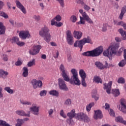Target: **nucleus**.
Returning a JSON list of instances; mask_svg holds the SVG:
<instances>
[{
    "label": "nucleus",
    "mask_w": 126,
    "mask_h": 126,
    "mask_svg": "<svg viewBox=\"0 0 126 126\" xmlns=\"http://www.w3.org/2000/svg\"><path fill=\"white\" fill-rule=\"evenodd\" d=\"M60 69L62 71V76L63 77V79L65 81L68 82L70 81L71 84H74L79 86L81 84L80 80L78 78V74L76 69L73 68L71 70V72L72 75L71 76V78H69V75H68V72L64 69V66L62 64L60 66Z\"/></svg>",
    "instance_id": "nucleus-1"
},
{
    "label": "nucleus",
    "mask_w": 126,
    "mask_h": 126,
    "mask_svg": "<svg viewBox=\"0 0 126 126\" xmlns=\"http://www.w3.org/2000/svg\"><path fill=\"white\" fill-rule=\"evenodd\" d=\"M119 48H120V44L117 42L111 43L107 49L103 52V56L107 57L110 60H112V57L117 55Z\"/></svg>",
    "instance_id": "nucleus-2"
},
{
    "label": "nucleus",
    "mask_w": 126,
    "mask_h": 126,
    "mask_svg": "<svg viewBox=\"0 0 126 126\" xmlns=\"http://www.w3.org/2000/svg\"><path fill=\"white\" fill-rule=\"evenodd\" d=\"M103 46H100L92 51L84 52L82 55L84 57H99L103 53Z\"/></svg>",
    "instance_id": "nucleus-3"
},
{
    "label": "nucleus",
    "mask_w": 126,
    "mask_h": 126,
    "mask_svg": "<svg viewBox=\"0 0 126 126\" xmlns=\"http://www.w3.org/2000/svg\"><path fill=\"white\" fill-rule=\"evenodd\" d=\"M39 35L40 37L44 38L45 41L49 43L51 41V34H50V30L47 26L42 27L39 32Z\"/></svg>",
    "instance_id": "nucleus-4"
},
{
    "label": "nucleus",
    "mask_w": 126,
    "mask_h": 126,
    "mask_svg": "<svg viewBox=\"0 0 126 126\" xmlns=\"http://www.w3.org/2000/svg\"><path fill=\"white\" fill-rule=\"evenodd\" d=\"M42 49L41 45H34L32 49L29 50V54L32 56H36L40 53V50Z\"/></svg>",
    "instance_id": "nucleus-5"
},
{
    "label": "nucleus",
    "mask_w": 126,
    "mask_h": 126,
    "mask_svg": "<svg viewBox=\"0 0 126 126\" xmlns=\"http://www.w3.org/2000/svg\"><path fill=\"white\" fill-rule=\"evenodd\" d=\"M76 119L78 120V121H84L85 122H90V119L86 114H84V113L80 112L76 114Z\"/></svg>",
    "instance_id": "nucleus-6"
},
{
    "label": "nucleus",
    "mask_w": 126,
    "mask_h": 126,
    "mask_svg": "<svg viewBox=\"0 0 126 126\" xmlns=\"http://www.w3.org/2000/svg\"><path fill=\"white\" fill-rule=\"evenodd\" d=\"M66 41L67 44L70 46H72L74 43V40H73V36L71 33V31L68 30L66 32Z\"/></svg>",
    "instance_id": "nucleus-7"
},
{
    "label": "nucleus",
    "mask_w": 126,
    "mask_h": 126,
    "mask_svg": "<svg viewBox=\"0 0 126 126\" xmlns=\"http://www.w3.org/2000/svg\"><path fill=\"white\" fill-rule=\"evenodd\" d=\"M31 84L33 89H37L38 87L39 88H42V86H43V82H42V81H38L36 79H32L31 81Z\"/></svg>",
    "instance_id": "nucleus-8"
},
{
    "label": "nucleus",
    "mask_w": 126,
    "mask_h": 126,
    "mask_svg": "<svg viewBox=\"0 0 126 126\" xmlns=\"http://www.w3.org/2000/svg\"><path fill=\"white\" fill-rule=\"evenodd\" d=\"M58 84L59 88L61 90H64V91H67V90H68V88H67V87H66V84H65L64 79L59 78L58 79Z\"/></svg>",
    "instance_id": "nucleus-9"
},
{
    "label": "nucleus",
    "mask_w": 126,
    "mask_h": 126,
    "mask_svg": "<svg viewBox=\"0 0 126 126\" xmlns=\"http://www.w3.org/2000/svg\"><path fill=\"white\" fill-rule=\"evenodd\" d=\"M121 105H119V109L121 111L122 113L126 114V100L124 98H122L120 100Z\"/></svg>",
    "instance_id": "nucleus-10"
},
{
    "label": "nucleus",
    "mask_w": 126,
    "mask_h": 126,
    "mask_svg": "<svg viewBox=\"0 0 126 126\" xmlns=\"http://www.w3.org/2000/svg\"><path fill=\"white\" fill-rule=\"evenodd\" d=\"M19 36L22 40H26V39H29L30 38V33L29 31H22L19 33Z\"/></svg>",
    "instance_id": "nucleus-11"
},
{
    "label": "nucleus",
    "mask_w": 126,
    "mask_h": 126,
    "mask_svg": "<svg viewBox=\"0 0 126 126\" xmlns=\"http://www.w3.org/2000/svg\"><path fill=\"white\" fill-rule=\"evenodd\" d=\"M15 3L16 4L17 7L19 8L24 14H26L27 13V11H26V8H25L24 6L21 3L20 1L18 0L15 1Z\"/></svg>",
    "instance_id": "nucleus-12"
},
{
    "label": "nucleus",
    "mask_w": 126,
    "mask_h": 126,
    "mask_svg": "<svg viewBox=\"0 0 126 126\" xmlns=\"http://www.w3.org/2000/svg\"><path fill=\"white\" fill-rule=\"evenodd\" d=\"M30 111L32 112L34 116H39V111H40V107L37 105H34L30 108Z\"/></svg>",
    "instance_id": "nucleus-13"
},
{
    "label": "nucleus",
    "mask_w": 126,
    "mask_h": 126,
    "mask_svg": "<svg viewBox=\"0 0 126 126\" xmlns=\"http://www.w3.org/2000/svg\"><path fill=\"white\" fill-rule=\"evenodd\" d=\"M112 84H113V82L112 81H109V82L107 83H104L103 84V89L106 90V92L108 94H111V89L112 88Z\"/></svg>",
    "instance_id": "nucleus-14"
},
{
    "label": "nucleus",
    "mask_w": 126,
    "mask_h": 126,
    "mask_svg": "<svg viewBox=\"0 0 126 126\" xmlns=\"http://www.w3.org/2000/svg\"><path fill=\"white\" fill-rule=\"evenodd\" d=\"M83 46H84V44L83 43V41H82V39L80 40H77L74 43V47H75V48H77V47H78V48L80 49V52L82 51V49H83Z\"/></svg>",
    "instance_id": "nucleus-15"
},
{
    "label": "nucleus",
    "mask_w": 126,
    "mask_h": 126,
    "mask_svg": "<svg viewBox=\"0 0 126 126\" xmlns=\"http://www.w3.org/2000/svg\"><path fill=\"white\" fill-rule=\"evenodd\" d=\"M16 114L18 115V116H21L22 117H30V111H29L26 112L23 110H17L16 111Z\"/></svg>",
    "instance_id": "nucleus-16"
},
{
    "label": "nucleus",
    "mask_w": 126,
    "mask_h": 126,
    "mask_svg": "<svg viewBox=\"0 0 126 126\" xmlns=\"http://www.w3.org/2000/svg\"><path fill=\"white\" fill-rule=\"evenodd\" d=\"M94 118L95 120H97V119H102V118H103V114H102L101 110H97L94 111Z\"/></svg>",
    "instance_id": "nucleus-17"
},
{
    "label": "nucleus",
    "mask_w": 126,
    "mask_h": 126,
    "mask_svg": "<svg viewBox=\"0 0 126 126\" xmlns=\"http://www.w3.org/2000/svg\"><path fill=\"white\" fill-rule=\"evenodd\" d=\"M76 115H77V114L75 113V109H72L70 112L67 114V117H68L70 120H72L73 118L76 119Z\"/></svg>",
    "instance_id": "nucleus-18"
},
{
    "label": "nucleus",
    "mask_w": 126,
    "mask_h": 126,
    "mask_svg": "<svg viewBox=\"0 0 126 126\" xmlns=\"http://www.w3.org/2000/svg\"><path fill=\"white\" fill-rule=\"evenodd\" d=\"M73 34L74 38L77 39V40H80L83 35L82 32L76 31H74Z\"/></svg>",
    "instance_id": "nucleus-19"
},
{
    "label": "nucleus",
    "mask_w": 126,
    "mask_h": 126,
    "mask_svg": "<svg viewBox=\"0 0 126 126\" xmlns=\"http://www.w3.org/2000/svg\"><path fill=\"white\" fill-rule=\"evenodd\" d=\"M93 82H95L97 84H99V83L102 84L103 83V80L100 78L99 76L95 75L94 77Z\"/></svg>",
    "instance_id": "nucleus-20"
},
{
    "label": "nucleus",
    "mask_w": 126,
    "mask_h": 126,
    "mask_svg": "<svg viewBox=\"0 0 126 126\" xmlns=\"http://www.w3.org/2000/svg\"><path fill=\"white\" fill-rule=\"evenodd\" d=\"M3 4V2L0 1V10L2 8ZM0 16H2V17H4V18H8V16L2 11H0Z\"/></svg>",
    "instance_id": "nucleus-21"
},
{
    "label": "nucleus",
    "mask_w": 126,
    "mask_h": 126,
    "mask_svg": "<svg viewBox=\"0 0 126 126\" xmlns=\"http://www.w3.org/2000/svg\"><path fill=\"white\" fill-rule=\"evenodd\" d=\"M8 75V72L5 71L2 69L0 70V78H3L5 79V78H6L7 77V76Z\"/></svg>",
    "instance_id": "nucleus-22"
},
{
    "label": "nucleus",
    "mask_w": 126,
    "mask_h": 126,
    "mask_svg": "<svg viewBox=\"0 0 126 126\" xmlns=\"http://www.w3.org/2000/svg\"><path fill=\"white\" fill-rule=\"evenodd\" d=\"M126 6H125L124 7H122L121 9V13L119 15V18L120 19H121V20H123L124 15H125V13H126Z\"/></svg>",
    "instance_id": "nucleus-23"
},
{
    "label": "nucleus",
    "mask_w": 126,
    "mask_h": 126,
    "mask_svg": "<svg viewBox=\"0 0 126 126\" xmlns=\"http://www.w3.org/2000/svg\"><path fill=\"white\" fill-rule=\"evenodd\" d=\"M22 71V76H23V77H27V76H28L29 71V70H28V68L25 66L23 68Z\"/></svg>",
    "instance_id": "nucleus-24"
},
{
    "label": "nucleus",
    "mask_w": 126,
    "mask_h": 126,
    "mask_svg": "<svg viewBox=\"0 0 126 126\" xmlns=\"http://www.w3.org/2000/svg\"><path fill=\"white\" fill-rule=\"evenodd\" d=\"M79 74L81 79H86V73L83 69H80Z\"/></svg>",
    "instance_id": "nucleus-25"
},
{
    "label": "nucleus",
    "mask_w": 126,
    "mask_h": 126,
    "mask_svg": "<svg viewBox=\"0 0 126 126\" xmlns=\"http://www.w3.org/2000/svg\"><path fill=\"white\" fill-rule=\"evenodd\" d=\"M49 94L52 95V96H55V97H59L60 94L57 90H53L49 92Z\"/></svg>",
    "instance_id": "nucleus-26"
},
{
    "label": "nucleus",
    "mask_w": 126,
    "mask_h": 126,
    "mask_svg": "<svg viewBox=\"0 0 126 126\" xmlns=\"http://www.w3.org/2000/svg\"><path fill=\"white\" fill-rule=\"evenodd\" d=\"M5 33V27L2 23H0V35H2Z\"/></svg>",
    "instance_id": "nucleus-27"
},
{
    "label": "nucleus",
    "mask_w": 126,
    "mask_h": 126,
    "mask_svg": "<svg viewBox=\"0 0 126 126\" xmlns=\"http://www.w3.org/2000/svg\"><path fill=\"white\" fill-rule=\"evenodd\" d=\"M95 64L96 67H98L99 69H104L105 68V66L100 62H96Z\"/></svg>",
    "instance_id": "nucleus-28"
},
{
    "label": "nucleus",
    "mask_w": 126,
    "mask_h": 126,
    "mask_svg": "<svg viewBox=\"0 0 126 126\" xmlns=\"http://www.w3.org/2000/svg\"><path fill=\"white\" fill-rule=\"evenodd\" d=\"M84 45L86 44V43L88 44H91V38L89 36H87V37H85L83 39H82Z\"/></svg>",
    "instance_id": "nucleus-29"
},
{
    "label": "nucleus",
    "mask_w": 126,
    "mask_h": 126,
    "mask_svg": "<svg viewBox=\"0 0 126 126\" xmlns=\"http://www.w3.org/2000/svg\"><path fill=\"white\" fill-rule=\"evenodd\" d=\"M94 105H95V103L94 102L90 103L89 104L87 105L86 108V111H87L88 112H90V111H91V108H92V107H94Z\"/></svg>",
    "instance_id": "nucleus-30"
},
{
    "label": "nucleus",
    "mask_w": 126,
    "mask_h": 126,
    "mask_svg": "<svg viewBox=\"0 0 126 126\" xmlns=\"http://www.w3.org/2000/svg\"><path fill=\"white\" fill-rule=\"evenodd\" d=\"M112 94H113L114 96L115 97H118V96H119V95H120V90H112Z\"/></svg>",
    "instance_id": "nucleus-31"
},
{
    "label": "nucleus",
    "mask_w": 126,
    "mask_h": 126,
    "mask_svg": "<svg viewBox=\"0 0 126 126\" xmlns=\"http://www.w3.org/2000/svg\"><path fill=\"white\" fill-rule=\"evenodd\" d=\"M4 90L6 91L9 94H13V90L10 89L9 87H6L4 88Z\"/></svg>",
    "instance_id": "nucleus-32"
},
{
    "label": "nucleus",
    "mask_w": 126,
    "mask_h": 126,
    "mask_svg": "<svg viewBox=\"0 0 126 126\" xmlns=\"http://www.w3.org/2000/svg\"><path fill=\"white\" fill-rule=\"evenodd\" d=\"M0 126H10V125L8 123H7L6 122L0 120Z\"/></svg>",
    "instance_id": "nucleus-33"
},
{
    "label": "nucleus",
    "mask_w": 126,
    "mask_h": 126,
    "mask_svg": "<svg viewBox=\"0 0 126 126\" xmlns=\"http://www.w3.org/2000/svg\"><path fill=\"white\" fill-rule=\"evenodd\" d=\"M77 21V18L76 16L72 15L70 18V21L72 22V23H75V22Z\"/></svg>",
    "instance_id": "nucleus-34"
},
{
    "label": "nucleus",
    "mask_w": 126,
    "mask_h": 126,
    "mask_svg": "<svg viewBox=\"0 0 126 126\" xmlns=\"http://www.w3.org/2000/svg\"><path fill=\"white\" fill-rule=\"evenodd\" d=\"M126 64V59H124V60H122L119 63V65L121 67L123 66H125V65Z\"/></svg>",
    "instance_id": "nucleus-35"
},
{
    "label": "nucleus",
    "mask_w": 126,
    "mask_h": 126,
    "mask_svg": "<svg viewBox=\"0 0 126 126\" xmlns=\"http://www.w3.org/2000/svg\"><path fill=\"white\" fill-rule=\"evenodd\" d=\"M20 103L23 105H28V106H31L32 105V102L28 101H22L21 100Z\"/></svg>",
    "instance_id": "nucleus-36"
},
{
    "label": "nucleus",
    "mask_w": 126,
    "mask_h": 126,
    "mask_svg": "<svg viewBox=\"0 0 126 126\" xmlns=\"http://www.w3.org/2000/svg\"><path fill=\"white\" fill-rule=\"evenodd\" d=\"M17 124H16V126H22V124H23V120L22 119H18L17 120Z\"/></svg>",
    "instance_id": "nucleus-37"
},
{
    "label": "nucleus",
    "mask_w": 126,
    "mask_h": 126,
    "mask_svg": "<svg viewBox=\"0 0 126 126\" xmlns=\"http://www.w3.org/2000/svg\"><path fill=\"white\" fill-rule=\"evenodd\" d=\"M117 82L118 83L124 84L126 82V80H125V78L123 77H120L118 79Z\"/></svg>",
    "instance_id": "nucleus-38"
},
{
    "label": "nucleus",
    "mask_w": 126,
    "mask_h": 126,
    "mask_svg": "<svg viewBox=\"0 0 126 126\" xmlns=\"http://www.w3.org/2000/svg\"><path fill=\"white\" fill-rule=\"evenodd\" d=\"M11 41L12 43H16V44H17V43H18L19 41V38L16 36H15L12 38Z\"/></svg>",
    "instance_id": "nucleus-39"
},
{
    "label": "nucleus",
    "mask_w": 126,
    "mask_h": 126,
    "mask_svg": "<svg viewBox=\"0 0 126 126\" xmlns=\"http://www.w3.org/2000/svg\"><path fill=\"white\" fill-rule=\"evenodd\" d=\"M80 21L77 23L78 24H85V21H84V19L82 17L80 16Z\"/></svg>",
    "instance_id": "nucleus-40"
},
{
    "label": "nucleus",
    "mask_w": 126,
    "mask_h": 126,
    "mask_svg": "<svg viewBox=\"0 0 126 126\" xmlns=\"http://www.w3.org/2000/svg\"><path fill=\"white\" fill-rule=\"evenodd\" d=\"M65 105L70 106V105H71V99L69 98L67 99L65 101Z\"/></svg>",
    "instance_id": "nucleus-41"
},
{
    "label": "nucleus",
    "mask_w": 126,
    "mask_h": 126,
    "mask_svg": "<svg viewBox=\"0 0 126 126\" xmlns=\"http://www.w3.org/2000/svg\"><path fill=\"white\" fill-rule=\"evenodd\" d=\"M34 64H35V60L33 59L32 61H30L28 63V66H29V67H31V66L34 65Z\"/></svg>",
    "instance_id": "nucleus-42"
},
{
    "label": "nucleus",
    "mask_w": 126,
    "mask_h": 126,
    "mask_svg": "<svg viewBox=\"0 0 126 126\" xmlns=\"http://www.w3.org/2000/svg\"><path fill=\"white\" fill-rule=\"evenodd\" d=\"M86 21L89 24H93L94 23V22H93V20L90 18V17L87 18L86 20Z\"/></svg>",
    "instance_id": "nucleus-43"
},
{
    "label": "nucleus",
    "mask_w": 126,
    "mask_h": 126,
    "mask_svg": "<svg viewBox=\"0 0 126 126\" xmlns=\"http://www.w3.org/2000/svg\"><path fill=\"white\" fill-rule=\"evenodd\" d=\"M86 79H82L81 80V85L83 87H87V84H86V81H85Z\"/></svg>",
    "instance_id": "nucleus-44"
},
{
    "label": "nucleus",
    "mask_w": 126,
    "mask_h": 126,
    "mask_svg": "<svg viewBox=\"0 0 126 126\" xmlns=\"http://www.w3.org/2000/svg\"><path fill=\"white\" fill-rule=\"evenodd\" d=\"M123 118H122L121 117H116V119H115V121L117 123H122L123 122Z\"/></svg>",
    "instance_id": "nucleus-45"
},
{
    "label": "nucleus",
    "mask_w": 126,
    "mask_h": 126,
    "mask_svg": "<svg viewBox=\"0 0 126 126\" xmlns=\"http://www.w3.org/2000/svg\"><path fill=\"white\" fill-rule=\"evenodd\" d=\"M60 116L63 117L64 119H66V115L64 114V112H63V110H61L60 111Z\"/></svg>",
    "instance_id": "nucleus-46"
},
{
    "label": "nucleus",
    "mask_w": 126,
    "mask_h": 126,
    "mask_svg": "<svg viewBox=\"0 0 126 126\" xmlns=\"http://www.w3.org/2000/svg\"><path fill=\"white\" fill-rule=\"evenodd\" d=\"M54 19L56 20L58 22L61 21L62 20V17L60 15H57L55 18H54Z\"/></svg>",
    "instance_id": "nucleus-47"
},
{
    "label": "nucleus",
    "mask_w": 126,
    "mask_h": 126,
    "mask_svg": "<svg viewBox=\"0 0 126 126\" xmlns=\"http://www.w3.org/2000/svg\"><path fill=\"white\" fill-rule=\"evenodd\" d=\"M107 27H108V24L106 23L104 24L103 27H102V32H106V31H107Z\"/></svg>",
    "instance_id": "nucleus-48"
},
{
    "label": "nucleus",
    "mask_w": 126,
    "mask_h": 126,
    "mask_svg": "<svg viewBox=\"0 0 126 126\" xmlns=\"http://www.w3.org/2000/svg\"><path fill=\"white\" fill-rule=\"evenodd\" d=\"M54 114V110L53 109H50L48 110V116L50 118H52V115Z\"/></svg>",
    "instance_id": "nucleus-49"
},
{
    "label": "nucleus",
    "mask_w": 126,
    "mask_h": 126,
    "mask_svg": "<svg viewBox=\"0 0 126 126\" xmlns=\"http://www.w3.org/2000/svg\"><path fill=\"white\" fill-rule=\"evenodd\" d=\"M40 96H46L47 95V91L43 90L41 91L40 93Z\"/></svg>",
    "instance_id": "nucleus-50"
},
{
    "label": "nucleus",
    "mask_w": 126,
    "mask_h": 126,
    "mask_svg": "<svg viewBox=\"0 0 126 126\" xmlns=\"http://www.w3.org/2000/svg\"><path fill=\"white\" fill-rule=\"evenodd\" d=\"M22 64V61L20 60H18L16 63H15V65L16 66H19L20 65H21Z\"/></svg>",
    "instance_id": "nucleus-51"
},
{
    "label": "nucleus",
    "mask_w": 126,
    "mask_h": 126,
    "mask_svg": "<svg viewBox=\"0 0 126 126\" xmlns=\"http://www.w3.org/2000/svg\"><path fill=\"white\" fill-rule=\"evenodd\" d=\"M82 15L83 16V18L84 19V20H86L89 17V16H88L87 15V13H86V12H84Z\"/></svg>",
    "instance_id": "nucleus-52"
},
{
    "label": "nucleus",
    "mask_w": 126,
    "mask_h": 126,
    "mask_svg": "<svg viewBox=\"0 0 126 126\" xmlns=\"http://www.w3.org/2000/svg\"><path fill=\"white\" fill-rule=\"evenodd\" d=\"M109 113L111 117H115V112H114V110L112 109H110L109 110Z\"/></svg>",
    "instance_id": "nucleus-53"
},
{
    "label": "nucleus",
    "mask_w": 126,
    "mask_h": 126,
    "mask_svg": "<svg viewBox=\"0 0 126 126\" xmlns=\"http://www.w3.org/2000/svg\"><path fill=\"white\" fill-rule=\"evenodd\" d=\"M90 7L86 4H84V9L85 10H86L87 11H89V10L90 9Z\"/></svg>",
    "instance_id": "nucleus-54"
},
{
    "label": "nucleus",
    "mask_w": 126,
    "mask_h": 126,
    "mask_svg": "<svg viewBox=\"0 0 126 126\" xmlns=\"http://www.w3.org/2000/svg\"><path fill=\"white\" fill-rule=\"evenodd\" d=\"M124 51V48H121L119 49L118 52H117V55L118 56H121L122 55V53Z\"/></svg>",
    "instance_id": "nucleus-55"
},
{
    "label": "nucleus",
    "mask_w": 126,
    "mask_h": 126,
    "mask_svg": "<svg viewBox=\"0 0 126 126\" xmlns=\"http://www.w3.org/2000/svg\"><path fill=\"white\" fill-rule=\"evenodd\" d=\"M56 0L57 1L59 2V3L62 6V7H63V5H64L63 0Z\"/></svg>",
    "instance_id": "nucleus-56"
},
{
    "label": "nucleus",
    "mask_w": 126,
    "mask_h": 126,
    "mask_svg": "<svg viewBox=\"0 0 126 126\" xmlns=\"http://www.w3.org/2000/svg\"><path fill=\"white\" fill-rule=\"evenodd\" d=\"M33 18L34 19H35V20H36L37 21H39V20H40L41 19V17L39 15H34L33 16Z\"/></svg>",
    "instance_id": "nucleus-57"
},
{
    "label": "nucleus",
    "mask_w": 126,
    "mask_h": 126,
    "mask_svg": "<svg viewBox=\"0 0 126 126\" xmlns=\"http://www.w3.org/2000/svg\"><path fill=\"white\" fill-rule=\"evenodd\" d=\"M55 20H56L54 18L51 20V24L52 26H56V24H57V22H56Z\"/></svg>",
    "instance_id": "nucleus-58"
},
{
    "label": "nucleus",
    "mask_w": 126,
    "mask_h": 126,
    "mask_svg": "<svg viewBox=\"0 0 126 126\" xmlns=\"http://www.w3.org/2000/svg\"><path fill=\"white\" fill-rule=\"evenodd\" d=\"M17 45H18V46L22 47V46H24L25 45V43L19 41L18 42H17Z\"/></svg>",
    "instance_id": "nucleus-59"
},
{
    "label": "nucleus",
    "mask_w": 126,
    "mask_h": 126,
    "mask_svg": "<svg viewBox=\"0 0 126 126\" xmlns=\"http://www.w3.org/2000/svg\"><path fill=\"white\" fill-rule=\"evenodd\" d=\"M63 24L62 22H59L58 23L57 22H56V24L55 25V26H56V27H61L62 26H63Z\"/></svg>",
    "instance_id": "nucleus-60"
},
{
    "label": "nucleus",
    "mask_w": 126,
    "mask_h": 126,
    "mask_svg": "<svg viewBox=\"0 0 126 126\" xmlns=\"http://www.w3.org/2000/svg\"><path fill=\"white\" fill-rule=\"evenodd\" d=\"M93 98H94L95 101H97V100H99V95L95 94V95H92Z\"/></svg>",
    "instance_id": "nucleus-61"
},
{
    "label": "nucleus",
    "mask_w": 126,
    "mask_h": 126,
    "mask_svg": "<svg viewBox=\"0 0 126 126\" xmlns=\"http://www.w3.org/2000/svg\"><path fill=\"white\" fill-rule=\"evenodd\" d=\"M66 122L68 123L69 125H71V123L73 122V120H72V119H67L66 120Z\"/></svg>",
    "instance_id": "nucleus-62"
},
{
    "label": "nucleus",
    "mask_w": 126,
    "mask_h": 126,
    "mask_svg": "<svg viewBox=\"0 0 126 126\" xmlns=\"http://www.w3.org/2000/svg\"><path fill=\"white\" fill-rule=\"evenodd\" d=\"M115 41H116V42H122V38L118 37H115Z\"/></svg>",
    "instance_id": "nucleus-63"
},
{
    "label": "nucleus",
    "mask_w": 126,
    "mask_h": 126,
    "mask_svg": "<svg viewBox=\"0 0 126 126\" xmlns=\"http://www.w3.org/2000/svg\"><path fill=\"white\" fill-rule=\"evenodd\" d=\"M67 59L68 62H70L72 60L71 55L70 54H68L67 56Z\"/></svg>",
    "instance_id": "nucleus-64"
}]
</instances>
